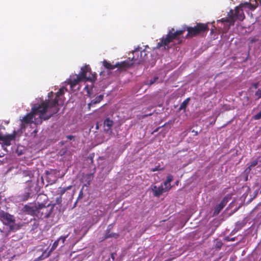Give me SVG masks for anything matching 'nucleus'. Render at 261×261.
<instances>
[{
	"mask_svg": "<svg viewBox=\"0 0 261 261\" xmlns=\"http://www.w3.org/2000/svg\"><path fill=\"white\" fill-rule=\"evenodd\" d=\"M65 90H67V89L64 87L60 88L59 91L56 94V96L54 99H53V92L51 91L48 93V99L45 100V101L42 103L43 105H46L47 106V110L49 114L45 118L46 119H48L54 114H55L59 112V108L57 105L59 101V97L64 94Z\"/></svg>",
	"mask_w": 261,
	"mask_h": 261,
	"instance_id": "f257e3e1",
	"label": "nucleus"
},
{
	"mask_svg": "<svg viewBox=\"0 0 261 261\" xmlns=\"http://www.w3.org/2000/svg\"><path fill=\"white\" fill-rule=\"evenodd\" d=\"M47 112L48 110L46 105L41 103L38 106H35L32 108L31 112L24 116L21 121L23 123L31 124L33 122V118L36 115H39L41 119L46 120L45 118L48 115L45 116L44 115Z\"/></svg>",
	"mask_w": 261,
	"mask_h": 261,
	"instance_id": "f03ea898",
	"label": "nucleus"
},
{
	"mask_svg": "<svg viewBox=\"0 0 261 261\" xmlns=\"http://www.w3.org/2000/svg\"><path fill=\"white\" fill-rule=\"evenodd\" d=\"M186 29H184L180 30L174 31V29L172 28L168 32L165 38H162V39L156 45V48H160L164 47V49L168 48V44L172 42L174 40H177L178 43L181 42L180 40V36L184 34Z\"/></svg>",
	"mask_w": 261,
	"mask_h": 261,
	"instance_id": "7ed1b4c3",
	"label": "nucleus"
},
{
	"mask_svg": "<svg viewBox=\"0 0 261 261\" xmlns=\"http://www.w3.org/2000/svg\"><path fill=\"white\" fill-rule=\"evenodd\" d=\"M53 209L54 205H45L43 203H38L36 217L41 219L48 218L51 216Z\"/></svg>",
	"mask_w": 261,
	"mask_h": 261,
	"instance_id": "20e7f679",
	"label": "nucleus"
},
{
	"mask_svg": "<svg viewBox=\"0 0 261 261\" xmlns=\"http://www.w3.org/2000/svg\"><path fill=\"white\" fill-rule=\"evenodd\" d=\"M188 35L191 37L195 36L200 33L208 31V28L206 24L198 23L194 27H187Z\"/></svg>",
	"mask_w": 261,
	"mask_h": 261,
	"instance_id": "39448f33",
	"label": "nucleus"
},
{
	"mask_svg": "<svg viewBox=\"0 0 261 261\" xmlns=\"http://www.w3.org/2000/svg\"><path fill=\"white\" fill-rule=\"evenodd\" d=\"M91 69L88 65L82 67L81 71L78 75L84 81L94 82L96 79V74H92L91 76H87V73H91Z\"/></svg>",
	"mask_w": 261,
	"mask_h": 261,
	"instance_id": "423d86ee",
	"label": "nucleus"
},
{
	"mask_svg": "<svg viewBox=\"0 0 261 261\" xmlns=\"http://www.w3.org/2000/svg\"><path fill=\"white\" fill-rule=\"evenodd\" d=\"M38 204L29 203L25 205L23 207V211L27 214L36 216Z\"/></svg>",
	"mask_w": 261,
	"mask_h": 261,
	"instance_id": "0eeeda50",
	"label": "nucleus"
},
{
	"mask_svg": "<svg viewBox=\"0 0 261 261\" xmlns=\"http://www.w3.org/2000/svg\"><path fill=\"white\" fill-rule=\"evenodd\" d=\"M172 186L170 184H169L168 187L163 188V185L158 187L155 185L152 186L151 190L153 193V195L156 197H160L164 192L168 191L171 189Z\"/></svg>",
	"mask_w": 261,
	"mask_h": 261,
	"instance_id": "6e6552de",
	"label": "nucleus"
},
{
	"mask_svg": "<svg viewBox=\"0 0 261 261\" xmlns=\"http://www.w3.org/2000/svg\"><path fill=\"white\" fill-rule=\"evenodd\" d=\"M0 219H2L6 221V224L9 226L12 223L15 222V218L13 215L6 213L3 211H0Z\"/></svg>",
	"mask_w": 261,
	"mask_h": 261,
	"instance_id": "1a4fd4ad",
	"label": "nucleus"
},
{
	"mask_svg": "<svg viewBox=\"0 0 261 261\" xmlns=\"http://www.w3.org/2000/svg\"><path fill=\"white\" fill-rule=\"evenodd\" d=\"M227 202L228 197L225 196L222 199L220 203L215 206L213 216H215L218 215L221 210L225 206Z\"/></svg>",
	"mask_w": 261,
	"mask_h": 261,
	"instance_id": "9d476101",
	"label": "nucleus"
},
{
	"mask_svg": "<svg viewBox=\"0 0 261 261\" xmlns=\"http://www.w3.org/2000/svg\"><path fill=\"white\" fill-rule=\"evenodd\" d=\"M148 57V54L145 50H140V57L139 58H136L132 57V60L135 64H142L146 61Z\"/></svg>",
	"mask_w": 261,
	"mask_h": 261,
	"instance_id": "9b49d317",
	"label": "nucleus"
},
{
	"mask_svg": "<svg viewBox=\"0 0 261 261\" xmlns=\"http://www.w3.org/2000/svg\"><path fill=\"white\" fill-rule=\"evenodd\" d=\"M16 136L15 132L12 135H8L6 136H0V141L3 142L4 144L6 146H9L11 144V141L15 139Z\"/></svg>",
	"mask_w": 261,
	"mask_h": 261,
	"instance_id": "f8f14e48",
	"label": "nucleus"
},
{
	"mask_svg": "<svg viewBox=\"0 0 261 261\" xmlns=\"http://www.w3.org/2000/svg\"><path fill=\"white\" fill-rule=\"evenodd\" d=\"M242 8H243V7H241L240 5L239 6L236 7L235 8V12L233 15L234 18L236 17L240 21H243L245 18Z\"/></svg>",
	"mask_w": 261,
	"mask_h": 261,
	"instance_id": "ddd939ff",
	"label": "nucleus"
},
{
	"mask_svg": "<svg viewBox=\"0 0 261 261\" xmlns=\"http://www.w3.org/2000/svg\"><path fill=\"white\" fill-rule=\"evenodd\" d=\"M83 81V80L78 75L75 74L74 76L70 77L69 79L68 84L70 85L71 88H73Z\"/></svg>",
	"mask_w": 261,
	"mask_h": 261,
	"instance_id": "4468645a",
	"label": "nucleus"
},
{
	"mask_svg": "<svg viewBox=\"0 0 261 261\" xmlns=\"http://www.w3.org/2000/svg\"><path fill=\"white\" fill-rule=\"evenodd\" d=\"M112 226L109 225L106 230L105 234V239H108L111 238H118L119 236V234L117 233L110 232L111 229L112 228Z\"/></svg>",
	"mask_w": 261,
	"mask_h": 261,
	"instance_id": "2eb2a0df",
	"label": "nucleus"
},
{
	"mask_svg": "<svg viewBox=\"0 0 261 261\" xmlns=\"http://www.w3.org/2000/svg\"><path fill=\"white\" fill-rule=\"evenodd\" d=\"M24 225H25L24 223H15V222L12 223L9 226V231L14 232L17 230H18L20 229L23 226H24Z\"/></svg>",
	"mask_w": 261,
	"mask_h": 261,
	"instance_id": "dca6fc26",
	"label": "nucleus"
},
{
	"mask_svg": "<svg viewBox=\"0 0 261 261\" xmlns=\"http://www.w3.org/2000/svg\"><path fill=\"white\" fill-rule=\"evenodd\" d=\"M114 124V121L110 119V118H106L103 122V125L105 127H107V128L105 129L106 132H112V127Z\"/></svg>",
	"mask_w": 261,
	"mask_h": 261,
	"instance_id": "f3484780",
	"label": "nucleus"
},
{
	"mask_svg": "<svg viewBox=\"0 0 261 261\" xmlns=\"http://www.w3.org/2000/svg\"><path fill=\"white\" fill-rule=\"evenodd\" d=\"M133 64H134V62L130 63L127 61H123L121 62H117L115 64V66H116V68L119 69H126L129 67Z\"/></svg>",
	"mask_w": 261,
	"mask_h": 261,
	"instance_id": "a211bd4d",
	"label": "nucleus"
},
{
	"mask_svg": "<svg viewBox=\"0 0 261 261\" xmlns=\"http://www.w3.org/2000/svg\"><path fill=\"white\" fill-rule=\"evenodd\" d=\"M103 98V95H99L95 97V98L93 100H92L90 103L88 104V108L90 110L91 109V107L95 104H97L99 103Z\"/></svg>",
	"mask_w": 261,
	"mask_h": 261,
	"instance_id": "6ab92c4d",
	"label": "nucleus"
},
{
	"mask_svg": "<svg viewBox=\"0 0 261 261\" xmlns=\"http://www.w3.org/2000/svg\"><path fill=\"white\" fill-rule=\"evenodd\" d=\"M228 18L224 20V21L229 22L230 25H233L234 24L236 20L234 18L233 13L232 10H230L229 13H228Z\"/></svg>",
	"mask_w": 261,
	"mask_h": 261,
	"instance_id": "aec40b11",
	"label": "nucleus"
},
{
	"mask_svg": "<svg viewBox=\"0 0 261 261\" xmlns=\"http://www.w3.org/2000/svg\"><path fill=\"white\" fill-rule=\"evenodd\" d=\"M102 64L105 68L109 70H113L116 68V66H115V64H112L111 63L109 62L106 60L103 61Z\"/></svg>",
	"mask_w": 261,
	"mask_h": 261,
	"instance_id": "412c9836",
	"label": "nucleus"
},
{
	"mask_svg": "<svg viewBox=\"0 0 261 261\" xmlns=\"http://www.w3.org/2000/svg\"><path fill=\"white\" fill-rule=\"evenodd\" d=\"M190 100V97H188L179 106V111H181V110H186V109L188 106V105L189 104V101Z\"/></svg>",
	"mask_w": 261,
	"mask_h": 261,
	"instance_id": "4be33fe9",
	"label": "nucleus"
},
{
	"mask_svg": "<svg viewBox=\"0 0 261 261\" xmlns=\"http://www.w3.org/2000/svg\"><path fill=\"white\" fill-rule=\"evenodd\" d=\"M222 242L218 239L215 240L214 244L213 246V249H216L217 250H219L223 246Z\"/></svg>",
	"mask_w": 261,
	"mask_h": 261,
	"instance_id": "5701e85b",
	"label": "nucleus"
},
{
	"mask_svg": "<svg viewBox=\"0 0 261 261\" xmlns=\"http://www.w3.org/2000/svg\"><path fill=\"white\" fill-rule=\"evenodd\" d=\"M50 255V253L49 252L46 253V251H44L42 253V254L40 256H39L38 257L36 258L34 261H40L44 259V258L48 257Z\"/></svg>",
	"mask_w": 261,
	"mask_h": 261,
	"instance_id": "b1692460",
	"label": "nucleus"
},
{
	"mask_svg": "<svg viewBox=\"0 0 261 261\" xmlns=\"http://www.w3.org/2000/svg\"><path fill=\"white\" fill-rule=\"evenodd\" d=\"M258 163V160H255L251 162L249 164V166L246 168V171L250 172L252 168L255 167L257 165Z\"/></svg>",
	"mask_w": 261,
	"mask_h": 261,
	"instance_id": "393cba45",
	"label": "nucleus"
},
{
	"mask_svg": "<svg viewBox=\"0 0 261 261\" xmlns=\"http://www.w3.org/2000/svg\"><path fill=\"white\" fill-rule=\"evenodd\" d=\"M240 6L241 7H248L250 9H255L256 7L255 6H253L252 4H251L250 3H245L244 4H240Z\"/></svg>",
	"mask_w": 261,
	"mask_h": 261,
	"instance_id": "a878e982",
	"label": "nucleus"
},
{
	"mask_svg": "<svg viewBox=\"0 0 261 261\" xmlns=\"http://www.w3.org/2000/svg\"><path fill=\"white\" fill-rule=\"evenodd\" d=\"M59 240H58V239L55 241V242L53 243L50 250L48 252L50 254L53 251H54V250H55L56 249V248L59 245Z\"/></svg>",
	"mask_w": 261,
	"mask_h": 261,
	"instance_id": "bb28decb",
	"label": "nucleus"
},
{
	"mask_svg": "<svg viewBox=\"0 0 261 261\" xmlns=\"http://www.w3.org/2000/svg\"><path fill=\"white\" fill-rule=\"evenodd\" d=\"M133 57L136 58H139L140 57V48H137L135 49L133 52Z\"/></svg>",
	"mask_w": 261,
	"mask_h": 261,
	"instance_id": "cd10ccee",
	"label": "nucleus"
},
{
	"mask_svg": "<svg viewBox=\"0 0 261 261\" xmlns=\"http://www.w3.org/2000/svg\"><path fill=\"white\" fill-rule=\"evenodd\" d=\"M66 191V189H65L64 188H62V187H59L57 191L58 194H60V196H61V197L65 193V192Z\"/></svg>",
	"mask_w": 261,
	"mask_h": 261,
	"instance_id": "c85d7f7f",
	"label": "nucleus"
},
{
	"mask_svg": "<svg viewBox=\"0 0 261 261\" xmlns=\"http://www.w3.org/2000/svg\"><path fill=\"white\" fill-rule=\"evenodd\" d=\"M159 79V77L158 76H154L152 79H151L149 82L148 83H147L146 84L149 85V86H150V85H153L155 82L156 80H158Z\"/></svg>",
	"mask_w": 261,
	"mask_h": 261,
	"instance_id": "c756f323",
	"label": "nucleus"
},
{
	"mask_svg": "<svg viewBox=\"0 0 261 261\" xmlns=\"http://www.w3.org/2000/svg\"><path fill=\"white\" fill-rule=\"evenodd\" d=\"M62 201V198L61 196H59L57 197L56 199V202L54 204H51V205H54V207L56 204H61Z\"/></svg>",
	"mask_w": 261,
	"mask_h": 261,
	"instance_id": "7c9ffc66",
	"label": "nucleus"
},
{
	"mask_svg": "<svg viewBox=\"0 0 261 261\" xmlns=\"http://www.w3.org/2000/svg\"><path fill=\"white\" fill-rule=\"evenodd\" d=\"M67 237H68V234L66 236H61L58 239V240H59V242L61 241L62 246H64L65 241Z\"/></svg>",
	"mask_w": 261,
	"mask_h": 261,
	"instance_id": "2f4dec72",
	"label": "nucleus"
},
{
	"mask_svg": "<svg viewBox=\"0 0 261 261\" xmlns=\"http://www.w3.org/2000/svg\"><path fill=\"white\" fill-rule=\"evenodd\" d=\"M30 197V193L29 192L25 193L24 194L21 195L22 199L23 200H27Z\"/></svg>",
	"mask_w": 261,
	"mask_h": 261,
	"instance_id": "473e14b6",
	"label": "nucleus"
},
{
	"mask_svg": "<svg viewBox=\"0 0 261 261\" xmlns=\"http://www.w3.org/2000/svg\"><path fill=\"white\" fill-rule=\"evenodd\" d=\"M163 170V168H160V166L158 165V166L155 167L154 168H151L150 169V171H151V172H155V171H161V170Z\"/></svg>",
	"mask_w": 261,
	"mask_h": 261,
	"instance_id": "72a5a7b5",
	"label": "nucleus"
},
{
	"mask_svg": "<svg viewBox=\"0 0 261 261\" xmlns=\"http://www.w3.org/2000/svg\"><path fill=\"white\" fill-rule=\"evenodd\" d=\"M173 177L171 174H168L167 176L166 180L167 182H170L173 180Z\"/></svg>",
	"mask_w": 261,
	"mask_h": 261,
	"instance_id": "f704fd0d",
	"label": "nucleus"
},
{
	"mask_svg": "<svg viewBox=\"0 0 261 261\" xmlns=\"http://www.w3.org/2000/svg\"><path fill=\"white\" fill-rule=\"evenodd\" d=\"M254 118L255 120H259L261 118V111L257 113L254 116Z\"/></svg>",
	"mask_w": 261,
	"mask_h": 261,
	"instance_id": "c9c22d12",
	"label": "nucleus"
},
{
	"mask_svg": "<svg viewBox=\"0 0 261 261\" xmlns=\"http://www.w3.org/2000/svg\"><path fill=\"white\" fill-rule=\"evenodd\" d=\"M116 253H112L111 254V258H109L108 261H114L115 258Z\"/></svg>",
	"mask_w": 261,
	"mask_h": 261,
	"instance_id": "e433bc0d",
	"label": "nucleus"
},
{
	"mask_svg": "<svg viewBox=\"0 0 261 261\" xmlns=\"http://www.w3.org/2000/svg\"><path fill=\"white\" fill-rule=\"evenodd\" d=\"M45 174L46 175L47 179H48L49 178V176L51 175V173L49 171H45Z\"/></svg>",
	"mask_w": 261,
	"mask_h": 261,
	"instance_id": "4c0bfd02",
	"label": "nucleus"
},
{
	"mask_svg": "<svg viewBox=\"0 0 261 261\" xmlns=\"http://www.w3.org/2000/svg\"><path fill=\"white\" fill-rule=\"evenodd\" d=\"M258 85H259L258 83H255L253 84L252 86H253V88H254L255 89H257L258 88Z\"/></svg>",
	"mask_w": 261,
	"mask_h": 261,
	"instance_id": "58836bf2",
	"label": "nucleus"
},
{
	"mask_svg": "<svg viewBox=\"0 0 261 261\" xmlns=\"http://www.w3.org/2000/svg\"><path fill=\"white\" fill-rule=\"evenodd\" d=\"M83 191L81 190L79 193V198H82L83 197Z\"/></svg>",
	"mask_w": 261,
	"mask_h": 261,
	"instance_id": "ea45409f",
	"label": "nucleus"
},
{
	"mask_svg": "<svg viewBox=\"0 0 261 261\" xmlns=\"http://www.w3.org/2000/svg\"><path fill=\"white\" fill-rule=\"evenodd\" d=\"M192 133H194V135H196H196H197L198 134V132H197V131H196V130H194V129L192 130Z\"/></svg>",
	"mask_w": 261,
	"mask_h": 261,
	"instance_id": "a19ab883",
	"label": "nucleus"
},
{
	"mask_svg": "<svg viewBox=\"0 0 261 261\" xmlns=\"http://www.w3.org/2000/svg\"><path fill=\"white\" fill-rule=\"evenodd\" d=\"M71 187H72V186H69L66 188H64V189H66V191H67V190L71 189Z\"/></svg>",
	"mask_w": 261,
	"mask_h": 261,
	"instance_id": "79ce46f5",
	"label": "nucleus"
},
{
	"mask_svg": "<svg viewBox=\"0 0 261 261\" xmlns=\"http://www.w3.org/2000/svg\"><path fill=\"white\" fill-rule=\"evenodd\" d=\"M169 183H170V182H167V181L166 180V181L164 182V186H166V187H168V186H167V185H168V184H169Z\"/></svg>",
	"mask_w": 261,
	"mask_h": 261,
	"instance_id": "37998d69",
	"label": "nucleus"
},
{
	"mask_svg": "<svg viewBox=\"0 0 261 261\" xmlns=\"http://www.w3.org/2000/svg\"><path fill=\"white\" fill-rule=\"evenodd\" d=\"M236 240V238H232L230 239H227L228 241H234Z\"/></svg>",
	"mask_w": 261,
	"mask_h": 261,
	"instance_id": "c03bdc74",
	"label": "nucleus"
},
{
	"mask_svg": "<svg viewBox=\"0 0 261 261\" xmlns=\"http://www.w3.org/2000/svg\"><path fill=\"white\" fill-rule=\"evenodd\" d=\"M160 128V127L156 128L154 130L153 133L157 132L159 130Z\"/></svg>",
	"mask_w": 261,
	"mask_h": 261,
	"instance_id": "a18cd8bd",
	"label": "nucleus"
},
{
	"mask_svg": "<svg viewBox=\"0 0 261 261\" xmlns=\"http://www.w3.org/2000/svg\"><path fill=\"white\" fill-rule=\"evenodd\" d=\"M68 139H70V140H71L72 139H73V136H71V135L69 136H68Z\"/></svg>",
	"mask_w": 261,
	"mask_h": 261,
	"instance_id": "49530a36",
	"label": "nucleus"
},
{
	"mask_svg": "<svg viewBox=\"0 0 261 261\" xmlns=\"http://www.w3.org/2000/svg\"><path fill=\"white\" fill-rule=\"evenodd\" d=\"M37 131L36 130H34L33 131V133H37Z\"/></svg>",
	"mask_w": 261,
	"mask_h": 261,
	"instance_id": "de8ad7c7",
	"label": "nucleus"
},
{
	"mask_svg": "<svg viewBox=\"0 0 261 261\" xmlns=\"http://www.w3.org/2000/svg\"><path fill=\"white\" fill-rule=\"evenodd\" d=\"M150 115H151V114H149L148 115H146V116H150Z\"/></svg>",
	"mask_w": 261,
	"mask_h": 261,
	"instance_id": "09e8293b",
	"label": "nucleus"
},
{
	"mask_svg": "<svg viewBox=\"0 0 261 261\" xmlns=\"http://www.w3.org/2000/svg\"><path fill=\"white\" fill-rule=\"evenodd\" d=\"M178 181H176V184L178 185Z\"/></svg>",
	"mask_w": 261,
	"mask_h": 261,
	"instance_id": "8fccbe9b",
	"label": "nucleus"
}]
</instances>
